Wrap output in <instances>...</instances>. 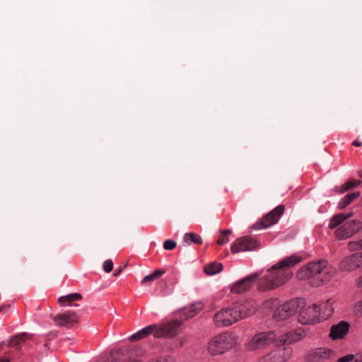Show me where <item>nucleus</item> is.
I'll list each match as a JSON object with an SVG mask.
<instances>
[{
	"label": "nucleus",
	"mask_w": 362,
	"mask_h": 362,
	"mask_svg": "<svg viewBox=\"0 0 362 362\" xmlns=\"http://www.w3.org/2000/svg\"><path fill=\"white\" fill-rule=\"evenodd\" d=\"M157 331H158V325L156 324H153L141 329V332L145 334V337L153 334V337H156V334L158 332Z\"/></svg>",
	"instance_id": "c756f323"
},
{
	"label": "nucleus",
	"mask_w": 362,
	"mask_h": 362,
	"mask_svg": "<svg viewBox=\"0 0 362 362\" xmlns=\"http://www.w3.org/2000/svg\"><path fill=\"white\" fill-rule=\"evenodd\" d=\"M239 321L234 305L223 308L214 316V322L218 327H228Z\"/></svg>",
	"instance_id": "6e6552de"
},
{
	"label": "nucleus",
	"mask_w": 362,
	"mask_h": 362,
	"mask_svg": "<svg viewBox=\"0 0 362 362\" xmlns=\"http://www.w3.org/2000/svg\"><path fill=\"white\" fill-rule=\"evenodd\" d=\"M353 145L355 146H361V144L358 141L356 140L353 142Z\"/></svg>",
	"instance_id": "79ce46f5"
},
{
	"label": "nucleus",
	"mask_w": 362,
	"mask_h": 362,
	"mask_svg": "<svg viewBox=\"0 0 362 362\" xmlns=\"http://www.w3.org/2000/svg\"><path fill=\"white\" fill-rule=\"evenodd\" d=\"M258 276L259 274L257 273H254L237 281L232 286L231 292L234 293H242L249 291Z\"/></svg>",
	"instance_id": "dca6fc26"
},
{
	"label": "nucleus",
	"mask_w": 362,
	"mask_h": 362,
	"mask_svg": "<svg viewBox=\"0 0 362 362\" xmlns=\"http://www.w3.org/2000/svg\"><path fill=\"white\" fill-rule=\"evenodd\" d=\"M347 248L351 252L362 250V239L349 242Z\"/></svg>",
	"instance_id": "7c9ffc66"
},
{
	"label": "nucleus",
	"mask_w": 362,
	"mask_h": 362,
	"mask_svg": "<svg viewBox=\"0 0 362 362\" xmlns=\"http://www.w3.org/2000/svg\"><path fill=\"white\" fill-rule=\"evenodd\" d=\"M145 337V334L141 332V329L139 330V332H137L136 333L131 335L129 337V340L131 341H136V340H139V339H144Z\"/></svg>",
	"instance_id": "c9c22d12"
},
{
	"label": "nucleus",
	"mask_w": 362,
	"mask_h": 362,
	"mask_svg": "<svg viewBox=\"0 0 362 362\" xmlns=\"http://www.w3.org/2000/svg\"><path fill=\"white\" fill-rule=\"evenodd\" d=\"M322 310V312L324 315V317H330L333 312H334V308H333V306H332V303L331 301V300H327L323 304H322V308L320 309V310Z\"/></svg>",
	"instance_id": "cd10ccee"
},
{
	"label": "nucleus",
	"mask_w": 362,
	"mask_h": 362,
	"mask_svg": "<svg viewBox=\"0 0 362 362\" xmlns=\"http://www.w3.org/2000/svg\"><path fill=\"white\" fill-rule=\"evenodd\" d=\"M356 286L358 288H362V275L360 276L356 281Z\"/></svg>",
	"instance_id": "e433bc0d"
},
{
	"label": "nucleus",
	"mask_w": 362,
	"mask_h": 362,
	"mask_svg": "<svg viewBox=\"0 0 362 362\" xmlns=\"http://www.w3.org/2000/svg\"><path fill=\"white\" fill-rule=\"evenodd\" d=\"M183 243L185 245H189L191 243L201 245L202 243V238L197 233H187L183 236Z\"/></svg>",
	"instance_id": "4be33fe9"
},
{
	"label": "nucleus",
	"mask_w": 362,
	"mask_h": 362,
	"mask_svg": "<svg viewBox=\"0 0 362 362\" xmlns=\"http://www.w3.org/2000/svg\"><path fill=\"white\" fill-rule=\"evenodd\" d=\"M336 269L325 260L313 262L303 266L297 274L299 279H308L311 286L318 287L329 282L336 274Z\"/></svg>",
	"instance_id": "f03ea898"
},
{
	"label": "nucleus",
	"mask_w": 362,
	"mask_h": 362,
	"mask_svg": "<svg viewBox=\"0 0 362 362\" xmlns=\"http://www.w3.org/2000/svg\"><path fill=\"white\" fill-rule=\"evenodd\" d=\"M233 305L238 313L239 320L254 315L258 308V303L252 299L236 302L233 303Z\"/></svg>",
	"instance_id": "9b49d317"
},
{
	"label": "nucleus",
	"mask_w": 362,
	"mask_h": 362,
	"mask_svg": "<svg viewBox=\"0 0 362 362\" xmlns=\"http://www.w3.org/2000/svg\"><path fill=\"white\" fill-rule=\"evenodd\" d=\"M305 336L306 333L302 328H297L280 335L277 334L276 346H280L286 344H291L298 342L303 339Z\"/></svg>",
	"instance_id": "ddd939ff"
},
{
	"label": "nucleus",
	"mask_w": 362,
	"mask_h": 362,
	"mask_svg": "<svg viewBox=\"0 0 362 362\" xmlns=\"http://www.w3.org/2000/svg\"><path fill=\"white\" fill-rule=\"evenodd\" d=\"M223 265L218 262H211L204 267V272L208 275H214L221 272Z\"/></svg>",
	"instance_id": "b1692460"
},
{
	"label": "nucleus",
	"mask_w": 362,
	"mask_h": 362,
	"mask_svg": "<svg viewBox=\"0 0 362 362\" xmlns=\"http://www.w3.org/2000/svg\"><path fill=\"white\" fill-rule=\"evenodd\" d=\"M203 308L204 305L202 302H196L183 308L182 315L185 319L192 318L197 315Z\"/></svg>",
	"instance_id": "6ab92c4d"
},
{
	"label": "nucleus",
	"mask_w": 362,
	"mask_h": 362,
	"mask_svg": "<svg viewBox=\"0 0 362 362\" xmlns=\"http://www.w3.org/2000/svg\"><path fill=\"white\" fill-rule=\"evenodd\" d=\"M354 311L356 315L362 317V299L354 304Z\"/></svg>",
	"instance_id": "72a5a7b5"
},
{
	"label": "nucleus",
	"mask_w": 362,
	"mask_h": 362,
	"mask_svg": "<svg viewBox=\"0 0 362 362\" xmlns=\"http://www.w3.org/2000/svg\"><path fill=\"white\" fill-rule=\"evenodd\" d=\"M165 273V271L164 269L156 270L153 274L146 275L141 281V284H145L147 282H152V281H155L157 278L161 276Z\"/></svg>",
	"instance_id": "bb28decb"
},
{
	"label": "nucleus",
	"mask_w": 362,
	"mask_h": 362,
	"mask_svg": "<svg viewBox=\"0 0 362 362\" xmlns=\"http://www.w3.org/2000/svg\"><path fill=\"white\" fill-rule=\"evenodd\" d=\"M362 267V252L344 257L339 264V268L343 272H353Z\"/></svg>",
	"instance_id": "f8f14e48"
},
{
	"label": "nucleus",
	"mask_w": 362,
	"mask_h": 362,
	"mask_svg": "<svg viewBox=\"0 0 362 362\" xmlns=\"http://www.w3.org/2000/svg\"><path fill=\"white\" fill-rule=\"evenodd\" d=\"M0 362H8L6 358H0Z\"/></svg>",
	"instance_id": "37998d69"
},
{
	"label": "nucleus",
	"mask_w": 362,
	"mask_h": 362,
	"mask_svg": "<svg viewBox=\"0 0 362 362\" xmlns=\"http://www.w3.org/2000/svg\"><path fill=\"white\" fill-rule=\"evenodd\" d=\"M298 312V320L302 325L314 324L320 320V308L315 304H306L303 299Z\"/></svg>",
	"instance_id": "423d86ee"
},
{
	"label": "nucleus",
	"mask_w": 362,
	"mask_h": 362,
	"mask_svg": "<svg viewBox=\"0 0 362 362\" xmlns=\"http://www.w3.org/2000/svg\"><path fill=\"white\" fill-rule=\"evenodd\" d=\"M361 183L360 180H350L344 183L341 187H337L336 191L339 193H344L356 186Z\"/></svg>",
	"instance_id": "a878e982"
},
{
	"label": "nucleus",
	"mask_w": 362,
	"mask_h": 362,
	"mask_svg": "<svg viewBox=\"0 0 362 362\" xmlns=\"http://www.w3.org/2000/svg\"><path fill=\"white\" fill-rule=\"evenodd\" d=\"M337 362H362V350L355 354H347L339 358Z\"/></svg>",
	"instance_id": "393cba45"
},
{
	"label": "nucleus",
	"mask_w": 362,
	"mask_h": 362,
	"mask_svg": "<svg viewBox=\"0 0 362 362\" xmlns=\"http://www.w3.org/2000/svg\"><path fill=\"white\" fill-rule=\"evenodd\" d=\"M300 303H303V299H291L279 306L274 313L273 317L276 321L285 320L295 315Z\"/></svg>",
	"instance_id": "0eeeda50"
},
{
	"label": "nucleus",
	"mask_w": 362,
	"mask_h": 362,
	"mask_svg": "<svg viewBox=\"0 0 362 362\" xmlns=\"http://www.w3.org/2000/svg\"><path fill=\"white\" fill-rule=\"evenodd\" d=\"M112 362H140V361L139 360H127V359H124V360H122V361H112Z\"/></svg>",
	"instance_id": "ea45409f"
},
{
	"label": "nucleus",
	"mask_w": 362,
	"mask_h": 362,
	"mask_svg": "<svg viewBox=\"0 0 362 362\" xmlns=\"http://www.w3.org/2000/svg\"><path fill=\"white\" fill-rule=\"evenodd\" d=\"M349 330V324L344 321H341L337 325L331 327L329 337L333 339H342Z\"/></svg>",
	"instance_id": "a211bd4d"
},
{
	"label": "nucleus",
	"mask_w": 362,
	"mask_h": 362,
	"mask_svg": "<svg viewBox=\"0 0 362 362\" xmlns=\"http://www.w3.org/2000/svg\"><path fill=\"white\" fill-rule=\"evenodd\" d=\"M283 350H275L263 356L259 362H284Z\"/></svg>",
	"instance_id": "aec40b11"
},
{
	"label": "nucleus",
	"mask_w": 362,
	"mask_h": 362,
	"mask_svg": "<svg viewBox=\"0 0 362 362\" xmlns=\"http://www.w3.org/2000/svg\"><path fill=\"white\" fill-rule=\"evenodd\" d=\"M122 272V267H119L117 269L115 270L113 273L114 276H117L120 274V273Z\"/></svg>",
	"instance_id": "58836bf2"
},
{
	"label": "nucleus",
	"mask_w": 362,
	"mask_h": 362,
	"mask_svg": "<svg viewBox=\"0 0 362 362\" xmlns=\"http://www.w3.org/2000/svg\"><path fill=\"white\" fill-rule=\"evenodd\" d=\"M302 258L296 255L284 258L274 264L259 281L257 288L261 291L275 289L286 284L293 276L291 268L299 264Z\"/></svg>",
	"instance_id": "f257e3e1"
},
{
	"label": "nucleus",
	"mask_w": 362,
	"mask_h": 362,
	"mask_svg": "<svg viewBox=\"0 0 362 362\" xmlns=\"http://www.w3.org/2000/svg\"><path fill=\"white\" fill-rule=\"evenodd\" d=\"M277 333L274 331L262 332L254 335L247 343L246 347L250 351H258L266 349L270 344L276 346Z\"/></svg>",
	"instance_id": "39448f33"
},
{
	"label": "nucleus",
	"mask_w": 362,
	"mask_h": 362,
	"mask_svg": "<svg viewBox=\"0 0 362 362\" xmlns=\"http://www.w3.org/2000/svg\"><path fill=\"white\" fill-rule=\"evenodd\" d=\"M284 210V205L280 204L277 206L274 209L265 215L259 222H257L253 228L255 229H262L276 223L280 217L283 215Z\"/></svg>",
	"instance_id": "9d476101"
},
{
	"label": "nucleus",
	"mask_w": 362,
	"mask_h": 362,
	"mask_svg": "<svg viewBox=\"0 0 362 362\" xmlns=\"http://www.w3.org/2000/svg\"><path fill=\"white\" fill-rule=\"evenodd\" d=\"M236 339L228 332L214 337L208 343L207 350L211 355L222 354L235 346Z\"/></svg>",
	"instance_id": "20e7f679"
},
{
	"label": "nucleus",
	"mask_w": 362,
	"mask_h": 362,
	"mask_svg": "<svg viewBox=\"0 0 362 362\" xmlns=\"http://www.w3.org/2000/svg\"><path fill=\"white\" fill-rule=\"evenodd\" d=\"M333 354V351L327 348H317L310 350L307 356V362H326Z\"/></svg>",
	"instance_id": "f3484780"
},
{
	"label": "nucleus",
	"mask_w": 362,
	"mask_h": 362,
	"mask_svg": "<svg viewBox=\"0 0 362 362\" xmlns=\"http://www.w3.org/2000/svg\"><path fill=\"white\" fill-rule=\"evenodd\" d=\"M103 268L105 272H110L113 268L112 261L111 259H106L103 263Z\"/></svg>",
	"instance_id": "f704fd0d"
},
{
	"label": "nucleus",
	"mask_w": 362,
	"mask_h": 362,
	"mask_svg": "<svg viewBox=\"0 0 362 362\" xmlns=\"http://www.w3.org/2000/svg\"><path fill=\"white\" fill-rule=\"evenodd\" d=\"M276 303H277V299H270L269 300H267L265 303L266 306H269V305H274Z\"/></svg>",
	"instance_id": "4c0bfd02"
},
{
	"label": "nucleus",
	"mask_w": 362,
	"mask_h": 362,
	"mask_svg": "<svg viewBox=\"0 0 362 362\" xmlns=\"http://www.w3.org/2000/svg\"><path fill=\"white\" fill-rule=\"evenodd\" d=\"M53 321L59 327H71L78 322V316L74 312L66 311L55 315Z\"/></svg>",
	"instance_id": "2eb2a0df"
},
{
	"label": "nucleus",
	"mask_w": 362,
	"mask_h": 362,
	"mask_svg": "<svg viewBox=\"0 0 362 362\" xmlns=\"http://www.w3.org/2000/svg\"><path fill=\"white\" fill-rule=\"evenodd\" d=\"M360 196V192H356L344 196L339 202V208L344 209Z\"/></svg>",
	"instance_id": "5701e85b"
},
{
	"label": "nucleus",
	"mask_w": 362,
	"mask_h": 362,
	"mask_svg": "<svg viewBox=\"0 0 362 362\" xmlns=\"http://www.w3.org/2000/svg\"><path fill=\"white\" fill-rule=\"evenodd\" d=\"M352 216V213H340L335 214L330 219L329 228H336L335 235L338 239H347L357 233L362 227L358 220L346 221Z\"/></svg>",
	"instance_id": "7ed1b4c3"
},
{
	"label": "nucleus",
	"mask_w": 362,
	"mask_h": 362,
	"mask_svg": "<svg viewBox=\"0 0 362 362\" xmlns=\"http://www.w3.org/2000/svg\"><path fill=\"white\" fill-rule=\"evenodd\" d=\"M8 306L4 305L0 307V313H1L4 310H6L8 309Z\"/></svg>",
	"instance_id": "a19ab883"
},
{
	"label": "nucleus",
	"mask_w": 362,
	"mask_h": 362,
	"mask_svg": "<svg viewBox=\"0 0 362 362\" xmlns=\"http://www.w3.org/2000/svg\"><path fill=\"white\" fill-rule=\"evenodd\" d=\"M181 326V322L179 320L170 321L165 323L158 325V331L156 334V338L167 337L173 338L178 333V329Z\"/></svg>",
	"instance_id": "4468645a"
},
{
	"label": "nucleus",
	"mask_w": 362,
	"mask_h": 362,
	"mask_svg": "<svg viewBox=\"0 0 362 362\" xmlns=\"http://www.w3.org/2000/svg\"><path fill=\"white\" fill-rule=\"evenodd\" d=\"M27 339H28L27 334H20V335H18V336H16L15 337H13L11 339L10 344H11V345H16V344L21 343V341H24Z\"/></svg>",
	"instance_id": "2f4dec72"
},
{
	"label": "nucleus",
	"mask_w": 362,
	"mask_h": 362,
	"mask_svg": "<svg viewBox=\"0 0 362 362\" xmlns=\"http://www.w3.org/2000/svg\"><path fill=\"white\" fill-rule=\"evenodd\" d=\"M358 174L359 177H362V169L360 171H358Z\"/></svg>",
	"instance_id": "c03bdc74"
},
{
	"label": "nucleus",
	"mask_w": 362,
	"mask_h": 362,
	"mask_svg": "<svg viewBox=\"0 0 362 362\" xmlns=\"http://www.w3.org/2000/svg\"><path fill=\"white\" fill-rule=\"evenodd\" d=\"M82 296L78 293H71L66 296H61L58 298V303L62 305H72L73 301L80 300Z\"/></svg>",
	"instance_id": "412c9836"
},
{
	"label": "nucleus",
	"mask_w": 362,
	"mask_h": 362,
	"mask_svg": "<svg viewBox=\"0 0 362 362\" xmlns=\"http://www.w3.org/2000/svg\"><path fill=\"white\" fill-rule=\"evenodd\" d=\"M260 247V243L250 236H245L238 238L231 245L232 253L246 252L256 250Z\"/></svg>",
	"instance_id": "1a4fd4ad"
},
{
	"label": "nucleus",
	"mask_w": 362,
	"mask_h": 362,
	"mask_svg": "<svg viewBox=\"0 0 362 362\" xmlns=\"http://www.w3.org/2000/svg\"><path fill=\"white\" fill-rule=\"evenodd\" d=\"M177 246V243L175 241L173 240H167L163 243V248L166 250H173Z\"/></svg>",
	"instance_id": "473e14b6"
},
{
	"label": "nucleus",
	"mask_w": 362,
	"mask_h": 362,
	"mask_svg": "<svg viewBox=\"0 0 362 362\" xmlns=\"http://www.w3.org/2000/svg\"><path fill=\"white\" fill-rule=\"evenodd\" d=\"M230 230H223L221 231V234L217 240V243L220 245H223L229 242L228 235L231 234Z\"/></svg>",
	"instance_id": "c85d7f7f"
}]
</instances>
